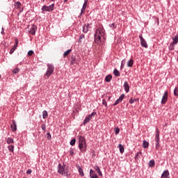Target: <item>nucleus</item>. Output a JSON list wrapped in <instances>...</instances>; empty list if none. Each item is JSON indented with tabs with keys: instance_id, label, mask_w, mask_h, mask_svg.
<instances>
[{
	"instance_id": "obj_1",
	"label": "nucleus",
	"mask_w": 178,
	"mask_h": 178,
	"mask_svg": "<svg viewBox=\"0 0 178 178\" xmlns=\"http://www.w3.org/2000/svg\"><path fill=\"white\" fill-rule=\"evenodd\" d=\"M105 30L102 27L97 29L95 34V42L98 45H102L105 42Z\"/></svg>"
},
{
	"instance_id": "obj_2",
	"label": "nucleus",
	"mask_w": 178,
	"mask_h": 178,
	"mask_svg": "<svg viewBox=\"0 0 178 178\" xmlns=\"http://www.w3.org/2000/svg\"><path fill=\"white\" fill-rule=\"evenodd\" d=\"M79 148L81 152H86L87 150V143L86 139L82 136H79Z\"/></svg>"
},
{
	"instance_id": "obj_3",
	"label": "nucleus",
	"mask_w": 178,
	"mask_h": 178,
	"mask_svg": "<svg viewBox=\"0 0 178 178\" xmlns=\"http://www.w3.org/2000/svg\"><path fill=\"white\" fill-rule=\"evenodd\" d=\"M67 172L68 170L66 169V165L62 164L58 165V173L63 176H67Z\"/></svg>"
},
{
	"instance_id": "obj_4",
	"label": "nucleus",
	"mask_w": 178,
	"mask_h": 178,
	"mask_svg": "<svg viewBox=\"0 0 178 178\" xmlns=\"http://www.w3.org/2000/svg\"><path fill=\"white\" fill-rule=\"evenodd\" d=\"M55 70V67H54V65L52 64H47V70L45 74V76L47 77H49L52 73H54V71Z\"/></svg>"
},
{
	"instance_id": "obj_5",
	"label": "nucleus",
	"mask_w": 178,
	"mask_h": 178,
	"mask_svg": "<svg viewBox=\"0 0 178 178\" xmlns=\"http://www.w3.org/2000/svg\"><path fill=\"white\" fill-rule=\"evenodd\" d=\"M97 115V113L93 112L88 116H87L85 120H83V124H87V123H89L90 120H92V119H94V117Z\"/></svg>"
},
{
	"instance_id": "obj_6",
	"label": "nucleus",
	"mask_w": 178,
	"mask_h": 178,
	"mask_svg": "<svg viewBox=\"0 0 178 178\" xmlns=\"http://www.w3.org/2000/svg\"><path fill=\"white\" fill-rule=\"evenodd\" d=\"M54 6H55V4H54V3L49 6H43L42 7V10L43 12H52V10H54Z\"/></svg>"
},
{
	"instance_id": "obj_7",
	"label": "nucleus",
	"mask_w": 178,
	"mask_h": 178,
	"mask_svg": "<svg viewBox=\"0 0 178 178\" xmlns=\"http://www.w3.org/2000/svg\"><path fill=\"white\" fill-rule=\"evenodd\" d=\"M139 38L140 40V44L143 47H144L145 48H148V44H147V42L145 41V40L144 39V38H143L142 35H139Z\"/></svg>"
},
{
	"instance_id": "obj_8",
	"label": "nucleus",
	"mask_w": 178,
	"mask_h": 178,
	"mask_svg": "<svg viewBox=\"0 0 178 178\" xmlns=\"http://www.w3.org/2000/svg\"><path fill=\"white\" fill-rule=\"evenodd\" d=\"M37 31V26L31 25L30 29L29 30V33L32 35H35V31Z\"/></svg>"
},
{
	"instance_id": "obj_9",
	"label": "nucleus",
	"mask_w": 178,
	"mask_h": 178,
	"mask_svg": "<svg viewBox=\"0 0 178 178\" xmlns=\"http://www.w3.org/2000/svg\"><path fill=\"white\" fill-rule=\"evenodd\" d=\"M15 44H14L13 47L10 51V55H12V54H13L15 52V51H16V48H17V45L19 44V40L17 39H15Z\"/></svg>"
},
{
	"instance_id": "obj_10",
	"label": "nucleus",
	"mask_w": 178,
	"mask_h": 178,
	"mask_svg": "<svg viewBox=\"0 0 178 178\" xmlns=\"http://www.w3.org/2000/svg\"><path fill=\"white\" fill-rule=\"evenodd\" d=\"M124 99V94H122L120 95V97H119V99H118L113 104L114 106H116V105H118V104H120V102H122L123 101V99Z\"/></svg>"
},
{
	"instance_id": "obj_11",
	"label": "nucleus",
	"mask_w": 178,
	"mask_h": 178,
	"mask_svg": "<svg viewBox=\"0 0 178 178\" xmlns=\"http://www.w3.org/2000/svg\"><path fill=\"white\" fill-rule=\"evenodd\" d=\"M167 101H168V91H165L164 92V95H163V97L161 99V104H166Z\"/></svg>"
},
{
	"instance_id": "obj_12",
	"label": "nucleus",
	"mask_w": 178,
	"mask_h": 178,
	"mask_svg": "<svg viewBox=\"0 0 178 178\" xmlns=\"http://www.w3.org/2000/svg\"><path fill=\"white\" fill-rule=\"evenodd\" d=\"M70 64L72 65H79V60H76V57L72 56L70 60Z\"/></svg>"
},
{
	"instance_id": "obj_13",
	"label": "nucleus",
	"mask_w": 178,
	"mask_h": 178,
	"mask_svg": "<svg viewBox=\"0 0 178 178\" xmlns=\"http://www.w3.org/2000/svg\"><path fill=\"white\" fill-rule=\"evenodd\" d=\"M88 3V0H85L84 1V3L83 5L82 9L81 10V14L84 13V12H86V9L87 8V3Z\"/></svg>"
},
{
	"instance_id": "obj_14",
	"label": "nucleus",
	"mask_w": 178,
	"mask_h": 178,
	"mask_svg": "<svg viewBox=\"0 0 178 178\" xmlns=\"http://www.w3.org/2000/svg\"><path fill=\"white\" fill-rule=\"evenodd\" d=\"M91 29V24H88V25H85L83 26V33H88V30Z\"/></svg>"
},
{
	"instance_id": "obj_15",
	"label": "nucleus",
	"mask_w": 178,
	"mask_h": 178,
	"mask_svg": "<svg viewBox=\"0 0 178 178\" xmlns=\"http://www.w3.org/2000/svg\"><path fill=\"white\" fill-rule=\"evenodd\" d=\"M90 178H98V175L97 173H95V171L92 170V169H90Z\"/></svg>"
},
{
	"instance_id": "obj_16",
	"label": "nucleus",
	"mask_w": 178,
	"mask_h": 178,
	"mask_svg": "<svg viewBox=\"0 0 178 178\" xmlns=\"http://www.w3.org/2000/svg\"><path fill=\"white\" fill-rule=\"evenodd\" d=\"M124 88L126 92H129L130 91V86H129V83L124 82Z\"/></svg>"
},
{
	"instance_id": "obj_17",
	"label": "nucleus",
	"mask_w": 178,
	"mask_h": 178,
	"mask_svg": "<svg viewBox=\"0 0 178 178\" xmlns=\"http://www.w3.org/2000/svg\"><path fill=\"white\" fill-rule=\"evenodd\" d=\"M159 129H158V128H156L155 141H159Z\"/></svg>"
},
{
	"instance_id": "obj_18",
	"label": "nucleus",
	"mask_w": 178,
	"mask_h": 178,
	"mask_svg": "<svg viewBox=\"0 0 178 178\" xmlns=\"http://www.w3.org/2000/svg\"><path fill=\"white\" fill-rule=\"evenodd\" d=\"M169 171L165 170L161 175V178H169Z\"/></svg>"
},
{
	"instance_id": "obj_19",
	"label": "nucleus",
	"mask_w": 178,
	"mask_h": 178,
	"mask_svg": "<svg viewBox=\"0 0 178 178\" xmlns=\"http://www.w3.org/2000/svg\"><path fill=\"white\" fill-rule=\"evenodd\" d=\"M141 156H143V153L141 152H138L135 156L136 161H137V159H140Z\"/></svg>"
},
{
	"instance_id": "obj_20",
	"label": "nucleus",
	"mask_w": 178,
	"mask_h": 178,
	"mask_svg": "<svg viewBox=\"0 0 178 178\" xmlns=\"http://www.w3.org/2000/svg\"><path fill=\"white\" fill-rule=\"evenodd\" d=\"M13 124H11V129L13 131H16L17 127H16V122L15 121L13 122Z\"/></svg>"
},
{
	"instance_id": "obj_21",
	"label": "nucleus",
	"mask_w": 178,
	"mask_h": 178,
	"mask_svg": "<svg viewBox=\"0 0 178 178\" xmlns=\"http://www.w3.org/2000/svg\"><path fill=\"white\" fill-rule=\"evenodd\" d=\"M113 74L116 77H119L120 76V72H119V70H118L117 69H115L114 71H113Z\"/></svg>"
},
{
	"instance_id": "obj_22",
	"label": "nucleus",
	"mask_w": 178,
	"mask_h": 178,
	"mask_svg": "<svg viewBox=\"0 0 178 178\" xmlns=\"http://www.w3.org/2000/svg\"><path fill=\"white\" fill-rule=\"evenodd\" d=\"M105 80H106V83H109L111 81V80H112V75H111V74L107 75L105 78Z\"/></svg>"
},
{
	"instance_id": "obj_23",
	"label": "nucleus",
	"mask_w": 178,
	"mask_h": 178,
	"mask_svg": "<svg viewBox=\"0 0 178 178\" xmlns=\"http://www.w3.org/2000/svg\"><path fill=\"white\" fill-rule=\"evenodd\" d=\"M42 118L43 119H47L48 118V112L47 111H43Z\"/></svg>"
},
{
	"instance_id": "obj_24",
	"label": "nucleus",
	"mask_w": 178,
	"mask_h": 178,
	"mask_svg": "<svg viewBox=\"0 0 178 178\" xmlns=\"http://www.w3.org/2000/svg\"><path fill=\"white\" fill-rule=\"evenodd\" d=\"M118 148L120 149V152H121V154H123L124 152V147H123V145L120 144L118 145Z\"/></svg>"
},
{
	"instance_id": "obj_25",
	"label": "nucleus",
	"mask_w": 178,
	"mask_h": 178,
	"mask_svg": "<svg viewBox=\"0 0 178 178\" xmlns=\"http://www.w3.org/2000/svg\"><path fill=\"white\" fill-rule=\"evenodd\" d=\"M127 66H128V67H133V59H130L127 62Z\"/></svg>"
},
{
	"instance_id": "obj_26",
	"label": "nucleus",
	"mask_w": 178,
	"mask_h": 178,
	"mask_svg": "<svg viewBox=\"0 0 178 178\" xmlns=\"http://www.w3.org/2000/svg\"><path fill=\"white\" fill-rule=\"evenodd\" d=\"M148 145H149V143L147 141L144 140L143 143V148H148Z\"/></svg>"
},
{
	"instance_id": "obj_27",
	"label": "nucleus",
	"mask_w": 178,
	"mask_h": 178,
	"mask_svg": "<svg viewBox=\"0 0 178 178\" xmlns=\"http://www.w3.org/2000/svg\"><path fill=\"white\" fill-rule=\"evenodd\" d=\"M70 52H72V49H68L65 52H64V57L66 58V56H67L70 54Z\"/></svg>"
},
{
	"instance_id": "obj_28",
	"label": "nucleus",
	"mask_w": 178,
	"mask_h": 178,
	"mask_svg": "<svg viewBox=\"0 0 178 178\" xmlns=\"http://www.w3.org/2000/svg\"><path fill=\"white\" fill-rule=\"evenodd\" d=\"M172 40H173V44H177V42H178V35H177L175 36V38H173Z\"/></svg>"
},
{
	"instance_id": "obj_29",
	"label": "nucleus",
	"mask_w": 178,
	"mask_h": 178,
	"mask_svg": "<svg viewBox=\"0 0 178 178\" xmlns=\"http://www.w3.org/2000/svg\"><path fill=\"white\" fill-rule=\"evenodd\" d=\"M154 165H155V161L154 160H152L149 162V166L150 168H152V166H154Z\"/></svg>"
},
{
	"instance_id": "obj_30",
	"label": "nucleus",
	"mask_w": 178,
	"mask_h": 178,
	"mask_svg": "<svg viewBox=\"0 0 178 178\" xmlns=\"http://www.w3.org/2000/svg\"><path fill=\"white\" fill-rule=\"evenodd\" d=\"M79 173L81 176H84V172H83V169L81 168H79Z\"/></svg>"
},
{
	"instance_id": "obj_31",
	"label": "nucleus",
	"mask_w": 178,
	"mask_h": 178,
	"mask_svg": "<svg viewBox=\"0 0 178 178\" xmlns=\"http://www.w3.org/2000/svg\"><path fill=\"white\" fill-rule=\"evenodd\" d=\"M174 95H175V97H178V87L175 88Z\"/></svg>"
},
{
	"instance_id": "obj_32",
	"label": "nucleus",
	"mask_w": 178,
	"mask_h": 178,
	"mask_svg": "<svg viewBox=\"0 0 178 178\" xmlns=\"http://www.w3.org/2000/svg\"><path fill=\"white\" fill-rule=\"evenodd\" d=\"M15 147L13 145H9L8 146V150L10 151V152H13Z\"/></svg>"
},
{
	"instance_id": "obj_33",
	"label": "nucleus",
	"mask_w": 178,
	"mask_h": 178,
	"mask_svg": "<svg viewBox=\"0 0 178 178\" xmlns=\"http://www.w3.org/2000/svg\"><path fill=\"white\" fill-rule=\"evenodd\" d=\"M15 8H20L22 6V3H20L19 1H17V3H15Z\"/></svg>"
},
{
	"instance_id": "obj_34",
	"label": "nucleus",
	"mask_w": 178,
	"mask_h": 178,
	"mask_svg": "<svg viewBox=\"0 0 178 178\" xmlns=\"http://www.w3.org/2000/svg\"><path fill=\"white\" fill-rule=\"evenodd\" d=\"M12 143H13V140L12 138H8L7 139V143L8 144H12Z\"/></svg>"
},
{
	"instance_id": "obj_35",
	"label": "nucleus",
	"mask_w": 178,
	"mask_h": 178,
	"mask_svg": "<svg viewBox=\"0 0 178 178\" xmlns=\"http://www.w3.org/2000/svg\"><path fill=\"white\" fill-rule=\"evenodd\" d=\"M33 54H34V51L33 50H30L28 51V56H32Z\"/></svg>"
},
{
	"instance_id": "obj_36",
	"label": "nucleus",
	"mask_w": 178,
	"mask_h": 178,
	"mask_svg": "<svg viewBox=\"0 0 178 178\" xmlns=\"http://www.w3.org/2000/svg\"><path fill=\"white\" fill-rule=\"evenodd\" d=\"M70 145H74V144H76V139H72L70 143Z\"/></svg>"
},
{
	"instance_id": "obj_37",
	"label": "nucleus",
	"mask_w": 178,
	"mask_h": 178,
	"mask_svg": "<svg viewBox=\"0 0 178 178\" xmlns=\"http://www.w3.org/2000/svg\"><path fill=\"white\" fill-rule=\"evenodd\" d=\"M115 134L118 135L119 133H120V129L119 128H115Z\"/></svg>"
},
{
	"instance_id": "obj_38",
	"label": "nucleus",
	"mask_w": 178,
	"mask_h": 178,
	"mask_svg": "<svg viewBox=\"0 0 178 178\" xmlns=\"http://www.w3.org/2000/svg\"><path fill=\"white\" fill-rule=\"evenodd\" d=\"M13 73H14V74H16V73H19V68H15L13 70Z\"/></svg>"
},
{
	"instance_id": "obj_39",
	"label": "nucleus",
	"mask_w": 178,
	"mask_h": 178,
	"mask_svg": "<svg viewBox=\"0 0 178 178\" xmlns=\"http://www.w3.org/2000/svg\"><path fill=\"white\" fill-rule=\"evenodd\" d=\"M95 170H96L97 172H99L101 170V169H99V167L98 165H96L94 167Z\"/></svg>"
},
{
	"instance_id": "obj_40",
	"label": "nucleus",
	"mask_w": 178,
	"mask_h": 178,
	"mask_svg": "<svg viewBox=\"0 0 178 178\" xmlns=\"http://www.w3.org/2000/svg\"><path fill=\"white\" fill-rule=\"evenodd\" d=\"M83 38H85L84 35H81L79 37V42H81V40H83Z\"/></svg>"
},
{
	"instance_id": "obj_41",
	"label": "nucleus",
	"mask_w": 178,
	"mask_h": 178,
	"mask_svg": "<svg viewBox=\"0 0 178 178\" xmlns=\"http://www.w3.org/2000/svg\"><path fill=\"white\" fill-rule=\"evenodd\" d=\"M42 129L44 130V131H45L46 129H47V126L45 125V124H42L41 126Z\"/></svg>"
},
{
	"instance_id": "obj_42",
	"label": "nucleus",
	"mask_w": 178,
	"mask_h": 178,
	"mask_svg": "<svg viewBox=\"0 0 178 178\" xmlns=\"http://www.w3.org/2000/svg\"><path fill=\"white\" fill-rule=\"evenodd\" d=\"M159 148V140L156 141V149Z\"/></svg>"
},
{
	"instance_id": "obj_43",
	"label": "nucleus",
	"mask_w": 178,
	"mask_h": 178,
	"mask_svg": "<svg viewBox=\"0 0 178 178\" xmlns=\"http://www.w3.org/2000/svg\"><path fill=\"white\" fill-rule=\"evenodd\" d=\"M124 62H126L124 60H123L121 63V69H123L124 67Z\"/></svg>"
},
{
	"instance_id": "obj_44",
	"label": "nucleus",
	"mask_w": 178,
	"mask_h": 178,
	"mask_svg": "<svg viewBox=\"0 0 178 178\" xmlns=\"http://www.w3.org/2000/svg\"><path fill=\"white\" fill-rule=\"evenodd\" d=\"M102 104H103V105H104L105 106H107V104H106V99H103L102 100Z\"/></svg>"
},
{
	"instance_id": "obj_45",
	"label": "nucleus",
	"mask_w": 178,
	"mask_h": 178,
	"mask_svg": "<svg viewBox=\"0 0 178 178\" xmlns=\"http://www.w3.org/2000/svg\"><path fill=\"white\" fill-rule=\"evenodd\" d=\"M70 154L72 156H73L74 154V151L73 150V149H70Z\"/></svg>"
},
{
	"instance_id": "obj_46",
	"label": "nucleus",
	"mask_w": 178,
	"mask_h": 178,
	"mask_svg": "<svg viewBox=\"0 0 178 178\" xmlns=\"http://www.w3.org/2000/svg\"><path fill=\"white\" fill-rule=\"evenodd\" d=\"M47 136L48 140H51V134L47 133Z\"/></svg>"
},
{
	"instance_id": "obj_47",
	"label": "nucleus",
	"mask_w": 178,
	"mask_h": 178,
	"mask_svg": "<svg viewBox=\"0 0 178 178\" xmlns=\"http://www.w3.org/2000/svg\"><path fill=\"white\" fill-rule=\"evenodd\" d=\"M134 102V99H133V98H131L129 99V104H133Z\"/></svg>"
},
{
	"instance_id": "obj_48",
	"label": "nucleus",
	"mask_w": 178,
	"mask_h": 178,
	"mask_svg": "<svg viewBox=\"0 0 178 178\" xmlns=\"http://www.w3.org/2000/svg\"><path fill=\"white\" fill-rule=\"evenodd\" d=\"M31 170H28L27 171H26V175H30V174H31Z\"/></svg>"
},
{
	"instance_id": "obj_49",
	"label": "nucleus",
	"mask_w": 178,
	"mask_h": 178,
	"mask_svg": "<svg viewBox=\"0 0 178 178\" xmlns=\"http://www.w3.org/2000/svg\"><path fill=\"white\" fill-rule=\"evenodd\" d=\"M97 173H98L99 176L102 177V172H101V170L98 171Z\"/></svg>"
},
{
	"instance_id": "obj_50",
	"label": "nucleus",
	"mask_w": 178,
	"mask_h": 178,
	"mask_svg": "<svg viewBox=\"0 0 178 178\" xmlns=\"http://www.w3.org/2000/svg\"><path fill=\"white\" fill-rule=\"evenodd\" d=\"M111 27H113V29H115L116 26H115V24H111Z\"/></svg>"
},
{
	"instance_id": "obj_51",
	"label": "nucleus",
	"mask_w": 178,
	"mask_h": 178,
	"mask_svg": "<svg viewBox=\"0 0 178 178\" xmlns=\"http://www.w3.org/2000/svg\"><path fill=\"white\" fill-rule=\"evenodd\" d=\"M2 31H1V34H5V32L3 31V28H2Z\"/></svg>"
},
{
	"instance_id": "obj_52",
	"label": "nucleus",
	"mask_w": 178,
	"mask_h": 178,
	"mask_svg": "<svg viewBox=\"0 0 178 178\" xmlns=\"http://www.w3.org/2000/svg\"><path fill=\"white\" fill-rule=\"evenodd\" d=\"M170 49H171V50H173V45H172V47L170 46Z\"/></svg>"
},
{
	"instance_id": "obj_53",
	"label": "nucleus",
	"mask_w": 178,
	"mask_h": 178,
	"mask_svg": "<svg viewBox=\"0 0 178 178\" xmlns=\"http://www.w3.org/2000/svg\"><path fill=\"white\" fill-rule=\"evenodd\" d=\"M134 101H138V99H134Z\"/></svg>"
},
{
	"instance_id": "obj_54",
	"label": "nucleus",
	"mask_w": 178,
	"mask_h": 178,
	"mask_svg": "<svg viewBox=\"0 0 178 178\" xmlns=\"http://www.w3.org/2000/svg\"><path fill=\"white\" fill-rule=\"evenodd\" d=\"M51 1H52L53 2L55 1V0H51Z\"/></svg>"
},
{
	"instance_id": "obj_55",
	"label": "nucleus",
	"mask_w": 178,
	"mask_h": 178,
	"mask_svg": "<svg viewBox=\"0 0 178 178\" xmlns=\"http://www.w3.org/2000/svg\"><path fill=\"white\" fill-rule=\"evenodd\" d=\"M66 1H67V0H65V2H66Z\"/></svg>"
}]
</instances>
